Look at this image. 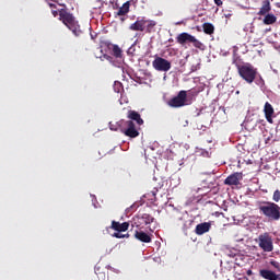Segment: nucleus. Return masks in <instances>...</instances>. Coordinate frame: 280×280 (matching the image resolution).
<instances>
[{"mask_svg":"<svg viewBox=\"0 0 280 280\" xmlns=\"http://www.w3.org/2000/svg\"><path fill=\"white\" fill-rule=\"evenodd\" d=\"M232 63L236 67L240 78L243 79L246 84H253V82L258 86L266 84L264 78L259 74V71H257V68L252 63L242 61L240 57L234 58Z\"/></svg>","mask_w":280,"mask_h":280,"instance_id":"1","label":"nucleus"},{"mask_svg":"<svg viewBox=\"0 0 280 280\" xmlns=\"http://www.w3.org/2000/svg\"><path fill=\"white\" fill-rule=\"evenodd\" d=\"M258 211L269 222H279L280 220V206L272 201H259Z\"/></svg>","mask_w":280,"mask_h":280,"instance_id":"2","label":"nucleus"},{"mask_svg":"<svg viewBox=\"0 0 280 280\" xmlns=\"http://www.w3.org/2000/svg\"><path fill=\"white\" fill-rule=\"evenodd\" d=\"M59 21L74 34V36H82V30L80 28V24L75 21V16L72 13L67 11V9L59 10Z\"/></svg>","mask_w":280,"mask_h":280,"instance_id":"3","label":"nucleus"},{"mask_svg":"<svg viewBox=\"0 0 280 280\" xmlns=\"http://www.w3.org/2000/svg\"><path fill=\"white\" fill-rule=\"evenodd\" d=\"M118 128L120 132H122L125 137H129V139H137V137H139V129L132 120H120Z\"/></svg>","mask_w":280,"mask_h":280,"instance_id":"4","label":"nucleus"},{"mask_svg":"<svg viewBox=\"0 0 280 280\" xmlns=\"http://www.w3.org/2000/svg\"><path fill=\"white\" fill-rule=\"evenodd\" d=\"M112 231H116V233L113 234V237H116L117 240H124L130 237V234L126 233L128 229H130V223L129 222H122L120 223L119 221H112V224L109 226ZM126 233V234H121Z\"/></svg>","mask_w":280,"mask_h":280,"instance_id":"5","label":"nucleus"},{"mask_svg":"<svg viewBox=\"0 0 280 280\" xmlns=\"http://www.w3.org/2000/svg\"><path fill=\"white\" fill-rule=\"evenodd\" d=\"M256 242L258 243L259 248L264 250V253H272V250H275V245L272 244V236L268 232L260 234Z\"/></svg>","mask_w":280,"mask_h":280,"instance_id":"6","label":"nucleus"},{"mask_svg":"<svg viewBox=\"0 0 280 280\" xmlns=\"http://www.w3.org/2000/svg\"><path fill=\"white\" fill-rule=\"evenodd\" d=\"M167 106L171 108H183V106H187V91H179L176 96L167 102Z\"/></svg>","mask_w":280,"mask_h":280,"instance_id":"7","label":"nucleus"},{"mask_svg":"<svg viewBox=\"0 0 280 280\" xmlns=\"http://www.w3.org/2000/svg\"><path fill=\"white\" fill-rule=\"evenodd\" d=\"M176 40L178 45H187V43H192L194 47H196L197 49H200V47H202V43L189 33H180L179 35H177Z\"/></svg>","mask_w":280,"mask_h":280,"instance_id":"8","label":"nucleus"},{"mask_svg":"<svg viewBox=\"0 0 280 280\" xmlns=\"http://www.w3.org/2000/svg\"><path fill=\"white\" fill-rule=\"evenodd\" d=\"M153 69L155 71H164L167 72L170 69H172V62H170L167 59L163 57H155V59L152 62Z\"/></svg>","mask_w":280,"mask_h":280,"instance_id":"9","label":"nucleus"},{"mask_svg":"<svg viewBox=\"0 0 280 280\" xmlns=\"http://www.w3.org/2000/svg\"><path fill=\"white\" fill-rule=\"evenodd\" d=\"M152 222H154V217L148 213H140L135 218L137 229H143V225L148 226V224H152Z\"/></svg>","mask_w":280,"mask_h":280,"instance_id":"10","label":"nucleus"},{"mask_svg":"<svg viewBox=\"0 0 280 280\" xmlns=\"http://www.w3.org/2000/svg\"><path fill=\"white\" fill-rule=\"evenodd\" d=\"M264 113L268 124H273L272 117H275V107H272V104L266 102L264 106Z\"/></svg>","mask_w":280,"mask_h":280,"instance_id":"11","label":"nucleus"},{"mask_svg":"<svg viewBox=\"0 0 280 280\" xmlns=\"http://www.w3.org/2000/svg\"><path fill=\"white\" fill-rule=\"evenodd\" d=\"M242 180V173H234L228 176L224 180V185H238Z\"/></svg>","mask_w":280,"mask_h":280,"instance_id":"12","label":"nucleus"},{"mask_svg":"<svg viewBox=\"0 0 280 280\" xmlns=\"http://www.w3.org/2000/svg\"><path fill=\"white\" fill-rule=\"evenodd\" d=\"M211 231V224L209 222L199 223L196 225L195 233L196 235H205Z\"/></svg>","mask_w":280,"mask_h":280,"instance_id":"13","label":"nucleus"},{"mask_svg":"<svg viewBox=\"0 0 280 280\" xmlns=\"http://www.w3.org/2000/svg\"><path fill=\"white\" fill-rule=\"evenodd\" d=\"M135 237L139 242H143L144 244H150L152 242V236L150 234L143 232L142 230L135 232Z\"/></svg>","mask_w":280,"mask_h":280,"instance_id":"14","label":"nucleus"},{"mask_svg":"<svg viewBox=\"0 0 280 280\" xmlns=\"http://www.w3.org/2000/svg\"><path fill=\"white\" fill-rule=\"evenodd\" d=\"M272 10V5L270 4V0H262L261 8L258 11V16H266V14H270Z\"/></svg>","mask_w":280,"mask_h":280,"instance_id":"15","label":"nucleus"},{"mask_svg":"<svg viewBox=\"0 0 280 280\" xmlns=\"http://www.w3.org/2000/svg\"><path fill=\"white\" fill-rule=\"evenodd\" d=\"M128 119H130V121H135L138 124V126H143V120L141 119V114H139L136 110H129L127 114Z\"/></svg>","mask_w":280,"mask_h":280,"instance_id":"16","label":"nucleus"},{"mask_svg":"<svg viewBox=\"0 0 280 280\" xmlns=\"http://www.w3.org/2000/svg\"><path fill=\"white\" fill-rule=\"evenodd\" d=\"M129 30H131V32H145L144 19L137 20L129 26Z\"/></svg>","mask_w":280,"mask_h":280,"instance_id":"17","label":"nucleus"},{"mask_svg":"<svg viewBox=\"0 0 280 280\" xmlns=\"http://www.w3.org/2000/svg\"><path fill=\"white\" fill-rule=\"evenodd\" d=\"M264 25H275L277 18L273 13H267L262 20Z\"/></svg>","mask_w":280,"mask_h":280,"instance_id":"18","label":"nucleus"},{"mask_svg":"<svg viewBox=\"0 0 280 280\" xmlns=\"http://www.w3.org/2000/svg\"><path fill=\"white\" fill-rule=\"evenodd\" d=\"M154 27H156V22L154 20L144 19V32H147V34H152Z\"/></svg>","mask_w":280,"mask_h":280,"instance_id":"19","label":"nucleus"},{"mask_svg":"<svg viewBox=\"0 0 280 280\" xmlns=\"http://www.w3.org/2000/svg\"><path fill=\"white\" fill-rule=\"evenodd\" d=\"M130 12V1L125 2L118 10V16H126Z\"/></svg>","mask_w":280,"mask_h":280,"instance_id":"20","label":"nucleus"},{"mask_svg":"<svg viewBox=\"0 0 280 280\" xmlns=\"http://www.w3.org/2000/svg\"><path fill=\"white\" fill-rule=\"evenodd\" d=\"M203 32L205 34H208L211 36V34L215 32V26H213V24L211 23H203Z\"/></svg>","mask_w":280,"mask_h":280,"instance_id":"21","label":"nucleus"},{"mask_svg":"<svg viewBox=\"0 0 280 280\" xmlns=\"http://www.w3.org/2000/svg\"><path fill=\"white\" fill-rule=\"evenodd\" d=\"M113 54H114L115 58H121V56H122L121 48H119V46H117V45H114Z\"/></svg>","mask_w":280,"mask_h":280,"instance_id":"22","label":"nucleus"},{"mask_svg":"<svg viewBox=\"0 0 280 280\" xmlns=\"http://www.w3.org/2000/svg\"><path fill=\"white\" fill-rule=\"evenodd\" d=\"M114 91L115 93H121V91H124V85L121 84V82L116 81L114 83Z\"/></svg>","mask_w":280,"mask_h":280,"instance_id":"23","label":"nucleus"},{"mask_svg":"<svg viewBox=\"0 0 280 280\" xmlns=\"http://www.w3.org/2000/svg\"><path fill=\"white\" fill-rule=\"evenodd\" d=\"M49 8L51 9V14L52 16H58L60 15V11L56 10V4L55 3H48Z\"/></svg>","mask_w":280,"mask_h":280,"instance_id":"24","label":"nucleus"},{"mask_svg":"<svg viewBox=\"0 0 280 280\" xmlns=\"http://www.w3.org/2000/svg\"><path fill=\"white\" fill-rule=\"evenodd\" d=\"M273 202H279L280 201V191L279 189L275 190L273 196H272Z\"/></svg>","mask_w":280,"mask_h":280,"instance_id":"25","label":"nucleus"},{"mask_svg":"<svg viewBox=\"0 0 280 280\" xmlns=\"http://www.w3.org/2000/svg\"><path fill=\"white\" fill-rule=\"evenodd\" d=\"M270 264H271V266L273 268H276V270H278V272H280V264H279V261L271 260Z\"/></svg>","mask_w":280,"mask_h":280,"instance_id":"26","label":"nucleus"},{"mask_svg":"<svg viewBox=\"0 0 280 280\" xmlns=\"http://www.w3.org/2000/svg\"><path fill=\"white\" fill-rule=\"evenodd\" d=\"M156 194H159V189L154 188L151 192H148L149 198H156Z\"/></svg>","mask_w":280,"mask_h":280,"instance_id":"27","label":"nucleus"},{"mask_svg":"<svg viewBox=\"0 0 280 280\" xmlns=\"http://www.w3.org/2000/svg\"><path fill=\"white\" fill-rule=\"evenodd\" d=\"M103 58H104L105 60H108L109 62L113 61V57H110V56H108V55H104Z\"/></svg>","mask_w":280,"mask_h":280,"instance_id":"28","label":"nucleus"},{"mask_svg":"<svg viewBox=\"0 0 280 280\" xmlns=\"http://www.w3.org/2000/svg\"><path fill=\"white\" fill-rule=\"evenodd\" d=\"M215 5H222V0H214Z\"/></svg>","mask_w":280,"mask_h":280,"instance_id":"29","label":"nucleus"},{"mask_svg":"<svg viewBox=\"0 0 280 280\" xmlns=\"http://www.w3.org/2000/svg\"><path fill=\"white\" fill-rule=\"evenodd\" d=\"M247 275H248V276L253 275V271H252V270H248V271H247Z\"/></svg>","mask_w":280,"mask_h":280,"instance_id":"30","label":"nucleus"},{"mask_svg":"<svg viewBox=\"0 0 280 280\" xmlns=\"http://www.w3.org/2000/svg\"><path fill=\"white\" fill-rule=\"evenodd\" d=\"M191 95H198V92H191Z\"/></svg>","mask_w":280,"mask_h":280,"instance_id":"31","label":"nucleus"},{"mask_svg":"<svg viewBox=\"0 0 280 280\" xmlns=\"http://www.w3.org/2000/svg\"><path fill=\"white\" fill-rule=\"evenodd\" d=\"M110 130H117V128H113V126H110Z\"/></svg>","mask_w":280,"mask_h":280,"instance_id":"32","label":"nucleus"}]
</instances>
